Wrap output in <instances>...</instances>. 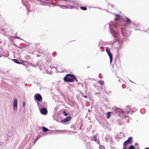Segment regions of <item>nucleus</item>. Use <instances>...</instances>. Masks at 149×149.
<instances>
[{"label": "nucleus", "instance_id": "nucleus-1", "mask_svg": "<svg viewBox=\"0 0 149 149\" xmlns=\"http://www.w3.org/2000/svg\"><path fill=\"white\" fill-rule=\"evenodd\" d=\"M74 79L77 82L78 81L77 79L75 76L74 75L70 74H66L63 79L65 81L71 82H73L74 81Z\"/></svg>", "mask_w": 149, "mask_h": 149}, {"label": "nucleus", "instance_id": "nucleus-2", "mask_svg": "<svg viewBox=\"0 0 149 149\" xmlns=\"http://www.w3.org/2000/svg\"><path fill=\"white\" fill-rule=\"evenodd\" d=\"M126 111H124L121 110V113L122 114V115L124 117H127V115L130 113L131 114H132V112H131L130 109L129 107H127L126 108Z\"/></svg>", "mask_w": 149, "mask_h": 149}, {"label": "nucleus", "instance_id": "nucleus-3", "mask_svg": "<svg viewBox=\"0 0 149 149\" xmlns=\"http://www.w3.org/2000/svg\"><path fill=\"white\" fill-rule=\"evenodd\" d=\"M132 137H130L128 138V139L124 142L123 143V146H125L127 144H131L132 142Z\"/></svg>", "mask_w": 149, "mask_h": 149}, {"label": "nucleus", "instance_id": "nucleus-4", "mask_svg": "<svg viewBox=\"0 0 149 149\" xmlns=\"http://www.w3.org/2000/svg\"><path fill=\"white\" fill-rule=\"evenodd\" d=\"M34 98L35 99L38 101H40L42 99V98L40 95L36 94L35 95Z\"/></svg>", "mask_w": 149, "mask_h": 149}, {"label": "nucleus", "instance_id": "nucleus-5", "mask_svg": "<svg viewBox=\"0 0 149 149\" xmlns=\"http://www.w3.org/2000/svg\"><path fill=\"white\" fill-rule=\"evenodd\" d=\"M17 99H15L13 103V108L14 110L17 109Z\"/></svg>", "mask_w": 149, "mask_h": 149}, {"label": "nucleus", "instance_id": "nucleus-6", "mask_svg": "<svg viewBox=\"0 0 149 149\" xmlns=\"http://www.w3.org/2000/svg\"><path fill=\"white\" fill-rule=\"evenodd\" d=\"M121 32L123 36H127V32L125 29L123 28H121Z\"/></svg>", "mask_w": 149, "mask_h": 149}, {"label": "nucleus", "instance_id": "nucleus-7", "mask_svg": "<svg viewBox=\"0 0 149 149\" xmlns=\"http://www.w3.org/2000/svg\"><path fill=\"white\" fill-rule=\"evenodd\" d=\"M71 118L70 116H68L64 120H61V122L64 123H67L70 121L71 119Z\"/></svg>", "mask_w": 149, "mask_h": 149}, {"label": "nucleus", "instance_id": "nucleus-8", "mask_svg": "<svg viewBox=\"0 0 149 149\" xmlns=\"http://www.w3.org/2000/svg\"><path fill=\"white\" fill-rule=\"evenodd\" d=\"M40 112L42 114H46L47 112V109L45 108H42L41 109Z\"/></svg>", "mask_w": 149, "mask_h": 149}, {"label": "nucleus", "instance_id": "nucleus-9", "mask_svg": "<svg viewBox=\"0 0 149 149\" xmlns=\"http://www.w3.org/2000/svg\"><path fill=\"white\" fill-rule=\"evenodd\" d=\"M112 33L113 34V36L114 37L116 38L118 36L119 33L118 32L115 31H113L112 32Z\"/></svg>", "mask_w": 149, "mask_h": 149}, {"label": "nucleus", "instance_id": "nucleus-10", "mask_svg": "<svg viewBox=\"0 0 149 149\" xmlns=\"http://www.w3.org/2000/svg\"><path fill=\"white\" fill-rule=\"evenodd\" d=\"M125 19H126L125 21L128 24H130L132 23L131 21L129 18L126 17L125 18Z\"/></svg>", "mask_w": 149, "mask_h": 149}, {"label": "nucleus", "instance_id": "nucleus-11", "mask_svg": "<svg viewBox=\"0 0 149 149\" xmlns=\"http://www.w3.org/2000/svg\"><path fill=\"white\" fill-rule=\"evenodd\" d=\"M115 16H116L117 17L114 19L115 20H119V19L120 18V16L118 14H116L115 15Z\"/></svg>", "mask_w": 149, "mask_h": 149}, {"label": "nucleus", "instance_id": "nucleus-12", "mask_svg": "<svg viewBox=\"0 0 149 149\" xmlns=\"http://www.w3.org/2000/svg\"><path fill=\"white\" fill-rule=\"evenodd\" d=\"M111 112H108L106 114V118H108L110 117V114Z\"/></svg>", "mask_w": 149, "mask_h": 149}, {"label": "nucleus", "instance_id": "nucleus-13", "mask_svg": "<svg viewBox=\"0 0 149 149\" xmlns=\"http://www.w3.org/2000/svg\"><path fill=\"white\" fill-rule=\"evenodd\" d=\"M109 56L110 58V62L111 63L112 60V56L111 53H110V54L109 55Z\"/></svg>", "mask_w": 149, "mask_h": 149}, {"label": "nucleus", "instance_id": "nucleus-14", "mask_svg": "<svg viewBox=\"0 0 149 149\" xmlns=\"http://www.w3.org/2000/svg\"><path fill=\"white\" fill-rule=\"evenodd\" d=\"M43 131L44 132H47L49 130L47 128L43 127H42Z\"/></svg>", "mask_w": 149, "mask_h": 149}, {"label": "nucleus", "instance_id": "nucleus-15", "mask_svg": "<svg viewBox=\"0 0 149 149\" xmlns=\"http://www.w3.org/2000/svg\"><path fill=\"white\" fill-rule=\"evenodd\" d=\"M104 82L101 80H100L98 81V83L100 85H103Z\"/></svg>", "mask_w": 149, "mask_h": 149}, {"label": "nucleus", "instance_id": "nucleus-16", "mask_svg": "<svg viewBox=\"0 0 149 149\" xmlns=\"http://www.w3.org/2000/svg\"><path fill=\"white\" fill-rule=\"evenodd\" d=\"M13 60L15 63L17 64H21V63L20 62H18L17 60L16 59H13Z\"/></svg>", "mask_w": 149, "mask_h": 149}, {"label": "nucleus", "instance_id": "nucleus-17", "mask_svg": "<svg viewBox=\"0 0 149 149\" xmlns=\"http://www.w3.org/2000/svg\"><path fill=\"white\" fill-rule=\"evenodd\" d=\"M80 8L81 9L84 10H86L87 9V8L85 7L81 6L80 7Z\"/></svg>", "mask_w": 149, "mask_h": 149}, {"label": "nucleus", "instance_id": "nucleus-18", "mask_svg": "<svg viewBox=\"0 0 149 149\" xmlns=\"http://www.w3.org/2000/svg\"><path fill=\"white\" fill-rule=\"evenodd\" d=\"M106 51L107 53H109L110 52V49L108 47L106 48Z\"/></svg>", "mask_w": 149, "mask_h": 149}, {"label": "nucleus", "instance_id": "nucleus-19", "mask_svg": "<svg viewBox=\"0 0 149 149\" xmlns=\"http://www.w3.org/2000/svg\"><path fill=\"white\" fill-rule=\"evenodd\" d=\"M99 148L100 149H105V147L104 146L102 145L100 146Z\"/></svg>", "mask_w": 149, "mask_h": 149}, {"label": "nucleus", "instance_id": "nucleus-20", "mask_svg": "<svg viewBox=\"0 0 149 149\" xmlns=\"http://www.w3.org/2000/svg\"><path fill=\"white\" fill-rule=\"evenodd\" d=\"M93 139L95 141H97V139L96 138V136H93Z\"/></svg>", "mask_w": 149, "mask_h": 149}, {"label": "nucleus", "instance_id": "nucleus-21", "mask_svg": "<svg viewBox=\"0 0 149 149\" xmlns=\"http://www.w3.org/2000/svg\"><path fill=\"white\" fill-rule=\"evenodd\" d=\"M129 149H134V147L133 146H131L129 147Z\"/></svg>", "mask_w": 149, "mask_h": 149}, {"label": "nucleus", "instance_id": "nucleus-22", "mask_svg": "<svg viewBox=\"0 0 149 149\" xmlns=\"http://www.w3.org/2000/svg\"><path fill=\"white\" fill-rule=\"evenodd\" d=\"M63 114L64 116H67L68 115V113H67L65 111H63Z\"/></svg>", "mask_w": 149, "mask_h": 149}, {"label": "nucleus", "instance_id": "nucleus-23", "mask_svg": "<svg viewBox=\"0 0 149 149\" xmlns=\"http://www.w3.org/2000/svg\"><path fill=\"white\" fill-rule=\"evenodd\" d=\"M61 6V8H63V7L66 8H68V6Z\"/></svg>", "mask_w": 149, "mask_h": 149}, {"label": "nucleus", "instance_id": "nucleus-24", "mask_svg": "<svg viewBox=\"0 0 149 149\" xmlns=\"http://www.w3.org/2000/svg\"><path fill=\"white\" fill-rule=\"evenodd\" d=\"M23 106L24 107L25 106V102H24L23 103Z\"/></svg>", "mask_w": 149, "mask_h": 149}, {"label": "nucleus", "instance_id": "nucleus-25", "mask_svg": "<svg viewBox=\"0 0 149 149\" xmlns=\"http://www.w3.org/2000/svg\"><path fill=\"white\" fill-rule=\"evenodd\" d=\"M138 145V143H135L134 145L135 146H137Z\"/></svg>", "mask_w": 149, "mask_h": 149}, {"label": "nucleus", "instance_id": "nucleus-26", "mask_svg": "<svg viewBox=\"0 0 149 149\" xmlns=\"http://www.w3.org/2000/svg\"><path fill=\"white\" fill-rule=\"evenodd\" d=\"M123 149H127V148H126V147H124L123 148Z\"/></svg>", "mask_w": 149, "mask_h": 149}, {"label": "nucleus", "instance_id": "nucleus-27", "mask_svg": "<svg viewBox=\"0 0 149 149\" xmlns=\"http://www.w3.org/2000/svg\"><path fill=\"white\" fill-rule=\"evenodd\" d=\"M111 53V52H109V53H107L108 54V55H109V54H110V53Z\"/></svg>", "mask_w": 149, "mask_h": 149}, {"label": "nucleus", "instance_id": "nucleus-28", "mask_svg": "<svg viewBox=\"0 0 149 149\" xmlns=\"http://www.w3.org/2000/svg\"><path fill=\"white\" fill-rule=\"evenodd\" d=\"M144 149H149V148H145Z\"/></svg>", "mask_w": 149, "mask_h": 149}, {"label": "nucleus", "instance_id": "nucleus-29", "mask_svg": "<svg viewBox=\"0 0 149 149\" xmlns=\"http://www.w3.org/2000/svg\"><path fill=\"white\" fill-rule=\"evenodd\" d=\"M84 97H85L86 98H87V96H86V95H85L84 96Z\"/></svg>", "mask_w": 149, "mask_h": 149}, {"label": "nucleus", "instance_id": "nucleus-30", "mask_svg": "<svg viewBox=\"0 0 149 149\" xmlns=\"http://www.w3.org/2000/svg\"><path fill=\"white\" fill-rule=\"evenodd\" d=\"M59 131H60L59 132H62V130H59Z\"/></svg>", "mask_w": 149, "mask_h": 149}, {"label": "nucleus", "instance_id": "nucleus-31", "mask_svg": "<svg viewBox=\"0 0 149 149\" xmlns=\"http://www.w3.org/2000/svg\"><path fill=\"white\" fill-rule=\"evenodd\" d=\"M135 110V111H136V109H134Z\"/></svg>", "mask_w": 149, "mask_h": 149}, {"label": "nucleus", "instance_id": "nucleus-32", "mask_svg": "<svg viewBox=\"0 0 149 149\" xmlns=\"http://www.w3.org/2000/svg\"><path fill=\"white\" fill-rule=\"evenodd\" d=\"M1 57V55H0V57Z\"/></svg>", "mask_w": 149, "mask_h": 149}]
</instances>
